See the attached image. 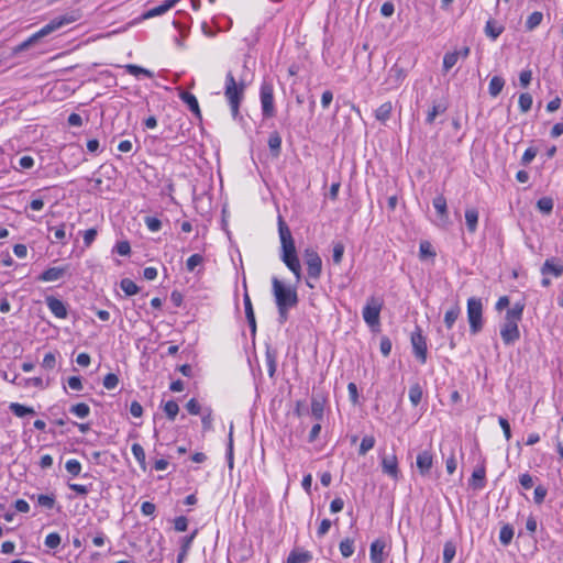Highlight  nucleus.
<instances>
[{"label": "nucleus", "mask_w": 563, "mask_h": 563, "mask_svg": "<svg viewBox=\"0 0 563 563\" xmlns=\"http://www.w3.org/2000/svg\"><path fill=\"white\" fill-rule=\"evenodd\" d=\"M278 233L280 239V260L295 275L297 282L301 279V266L297 255L295 241L290 229L282 217H278Z\"/></svg>", "instance_id": "1"}, {"label": "nucleus", "mask_w": 563, "mask_h": 563, "mask_svg": "<svg viewBox=\"0 0 563 563\" xmlns=\"http://www.w3.org/2000/svg\"><path fill=\"white\" fill-rule=\"evenodd\" d=\"M79 19H80L79 10H74L69 13H66L64 15H60V16H57V18L51 20L49 23L44 25L37 32L32 34L29 38H26L21 44H19L14 48V52L19 53V52H23V51L27 49L34 43H36L38 40L49 35L51 33L55 32L56 30H58L65 25L76 22Z\"/></svg>", "instance_id": "2"}, {"label": "nucleus", "mask_w": 563, "mask_h": 563, "mask_svg": "<svg viewBox=\"0 0 563 563\" xmlns=\"http://www.w3.org/2000/svg\"><path fill=\"white\" fill-rule=\"evenodd\" d=\"M523 305L516 303L507 310L505 321L500 327V336L506 345H512L520 338L518 323L522 318Z\"/></svg>", "instance_id": "3"}, {"label": "nucleus", "mask_w": 563, "mask_h": 563, "mask_svg": "<svg viewBox=\"0 0 563 563\" xmlns=\"http://www.w3.org/2000/svg\"><path fill=\"white\" fill-rule=\"evenodd\" d=\"M245 84L236 82L232 71H228L225 75L224 96L231 109L233 119H236L240 114V106L244 98Z\"/></svg>", "instance_id": "4"}, {"label": "nucleus", "mask_w": 563, "mask_h": 563, "mask_svg": "<svg viewBox=\"0 0 563 563\" xmlns=\"http://www.w3.org/2000/svg\"><path fill=\"white\" fill-rule=\"evenodd\" d=\"M272 291L276 307L294 308L298 303V295L295 287L284 285L277 277L272 278Z\"/></svg>", "instance_id": "5"}, {"label": "nucleus", "mask_w": 563, "mask_h": 563, "mask_svg": "<svg viewBox=\"0 0 563 563\" xmlns=\"http://www.w3.org/2000/svg\"><path fill=\"white\" fill-rule=\"evenodd\" d=\"M305 263L307 265V280L306 284L309 288L316 287V282L320 278L322 272V260L320 255L313 250H306Z\"/></svg>", "instance_id": "6"}, {"label": "nucleus", "mask_w": 563, "mask_h": 563, "mask_svg": "<svg viewBox=\"0 0 563 563\" xmlns=\"http://www.w3.org/2000/svg\"><path fill=\"white\" fill-rule=\"evenodd\" d=\"M260 100L263 118L271 119L276 114L274 101V85L272 81L264 79L260 87Z\"/></svg>", "instance_id": "7"}, {"label": "nucleus", "mask_w": 563, "mask_h": 563, "mask_svg": "<svg viewBox=\"0 0 563 563\" xmlns=\"http://www.w3.org/2000/svg\"><path fill=\"white\" fill-rule=\"evenodd\" d=\"M467 319L473 334L483 329V302L481 298L471 297L467 300Z\"/></svg>", "instance_id": "8"}, {"label": "nucleus", "mask_w": 563, "mask_h": 563, "mask_svg": "<svg viewBox=\"0 0 563 563\" xmlns=\"http://www.w3.org/2000/svg\"><path fill=\"white\" fill-rule=\"evenodd\" d=\"M382 310V301L378 298L371 297L363 308V319L368 327L374 328L379 324V314Z\"/></svg>", "instance_id": "9"}, {"label": "nucleus", "mask_w": 563, "mask_h": 563, "mask_svg": "<svg viewBox=\"0 0 563 563\" xmlns=\"http://www.w3.org/2000/svg\"><path fill=\"white\" fill-rule=\"evenodd\" d=\"M389 549L385 539L379 538L372 542L369 548L371 563H385Z\"/></svg>", "instance_id": "10"}, {"label": "nucleus", "mask_w": 563, "mask_h": 563, "mask_svg": "<svg viewBox=\"0 0 563 563\" xmlns=\"http://www.w3.org/2000/svg\"><path fill=\"white\" fill-rule=\"evenodd\" d=\"M540 272L543 276L561 277L563 275V261L556 257L548 258L541 266Z\"/></svg>", "instance_id": "11"}, {"label": "nucleus", "mask_w": 563, "mask_h": 563, "mask_svg": "<svg viewBox=\"0 0 563 563\" xmlns=\"http://www.w3.org/2000/svg\"><path fill=\"white\" fill-rule=\"evenodd\" d=\"M45 303L49 311L58 319H66L68 311L66 305L58 298L54 296H47L45 298Z\"/></svg>", "instance_id": "12"}, {"label": "nucleus", "mask_w": 563, "mask_h": 563, "mask_svg": "<svg viewBox=\"0 0 563 563\" xmlns=\"http://www.w3.org/2000/svg\"><path fill=\"white\" fill-rule=\"evenodd\" d=\"M68 267H49L48 269L44 271L38 277L37 280L43 283H51V282H57L62 279L65 274L67 273Z\"/></svg>", "instance_id": "13"}, {"label": "nucleus", "mask_w": 563, "mask_h": 563, "mask_svg": "<svg viewBox=\"0 0 563 563\" xmlns=\"http://www.w3.org/2000/svg\"><path fill=\"white\" fill-rule=\"evenodd\" d=\"M180 0H165L162 4L154 7L150 10H147L144 13L145 19L155 18L158 15H163L167 11H169L172 8H174Z\"/></svg>", "instance_id": "14"}, {"label": "nucleus", "mask_w": 563, "mask_h": 563, "mask_svg": "<svg viewBox=\"0 0 563 563\" xmlns=\"http://www.w3.org/2000/svg\"><path fill=\"white\" fill-rule=\"evenodd\" d=\"M383 472L388 476L396 478L398 475L397 459L394 454L385 455L382 459Z\"/></svg>", "instance_id": "15"}, {"label": "nucleus", "mask_w": 563, "mask_h": 563, "mask_svg": "<svg viewBox=\"0 0 563 563\" xmlns=\"http://www.w3.org/2000/svg\"><path fill=\"white\" fill-rule=\"evenodd\" d=\"M179 98L188 106L189 110L194 112L197 118H201L198 100L192 93L181 90L179 92Z\"/></svg>", "instance_id": "16"}, {"label": "nucleus", "mask_w": 563, "mask_h": 563, "mask_svg": "<svg viewBox=\"0 0 563 563\" xmlns=\"http://www.w3.org/2000/svg\"><path fill=\"white\" fill-rule=\"evenodd\" d=\"M324 402L322 397H312L311 399V416L316 421H321L324 416Z\"/></svg>", "instance_id": "17"}, {"label": "nucleus", "mask_w": 563, "mask_h": 563, "mask_svg": "<svg viewBox=\"0 0 563 563\" xmlns=\"http://www.w3.org/2000/svg\"><path fill=\"white\" fill-rule=\"evenodd\" d=\"M391 112H393V103L390 101H387V102L380 104L375 110V118L380 123L386 124V122L390 119Z\"/></svg>", "instance_id": "18"}, {"label": "nucleus", "mask_w": 563, "mask_h": 563, "mask_svg": "<svg viewBox=\"0 0 563 563\" xmlns=\"http://www.w3.org/2000/svg\"><path fill=\"white\" fill-rule=\"evenodd\" d=\"M402 78V70L396 66L391 67L388 71L387 80L388 87L387 90L396 88Z\"/></svg>", "instance_id": "19"}, {"label": "nucleus", "mask_w": 563, "mask_h": 563, "mask_svg": "<svg viewBox=\"0 0 563 563\" xmlns=\"http://www.w3.org/2000/svg\"><path fill=\"white\" fill-rule=\"evenodd\" d=\"M470 484L475 489H482L485 486V468L484 467H478V468L474 470Z\"/></svg>", "instance_id": "20"}, {"label": "nucleus", "mask_w": 563, "mask_h": 563, "mask_svg": "<svg viewBox=\"0 0 563 563\" xmlns=\"http://www.w3.org/2000/svg\"><path fill=\"white\" fill-rule=\"evenodd\" d=\"M465 221H466L468 231L471 233H474L477 229L478 211L474 208L467 209L465 211Z\"/></svg>", "instance_id": "21"}, {"label": "nucleus", "mask_w": 563, "mask_h": 563, "mask_svg": "<svg viewBox=\"0 0 563 563\" xmlns=\"http://www.w3.org/2000/svg\"><path fill=\"white\" fill-rule=\"evenodd\" d=\"M433 207L439 213L441 221L445 223L448 221L446 200L443 196H438L433 199Z\"/></svg>", "instance_id": "22"}, {"label": "nucleus", "mask_w": 563, "mask_h": 563, "mask_svg": "<svg viewBox=\"0 0 563 563\" xmlns=\"http://www.w3.org/2000/svg\"><path fill=\"white\" fill-rule=\"evenodd\" d=\"M268 147L274 156H278L282 150V137L278 132L274 131L268 137Z\"/></svg>", "instance_id": "23"}, {"label": "nucleus", "mask_w": 563, "mask_h": 563, "mask_svg": "<svg viewBox=\"0 0 563 563\" xmlns=\"http://www.w3.org/2000/svg\"><path fill=\"white\" fill-rule=\"evenodd\" d=\"M131 451H132L134 459L140 464L141 468L143 471H145L146 470V456H145V451H144L143 446L139 443H134V444H132Z\"/></svg>", "instance_id": "24"}, {"label": "nucleus", "mask_w": 563, "mask_h": 563, "mask_svg": "<svg viewBox=\"0 0 563 563\" xmlns=\"http://www.w3.org/2000/svg\"><path fill=\"white\" fill-rule=\"evenodd\" d=\"M32 499H36V503L38 506L45 508V509H53L55 504H56V500H55V496L54 495H37V496H32L31 497Z\"/></svg>", "instance_id": "25"}, {"label": "nucleus", "mask_w": 563, "mask_h": 563, "mask_svg": "<svg viewBox=\"0 0 563 563\" xmlns=\"http://www.w3.org/2000/svg\"><path fill=\"white\" fill-rule=\"evenodd\" d=\"M504 31V27L498 25L495 21L489 20L485 25V34L492 40H496Z\"/></svg>", "instance_id": "26"}, {"label": "nucleus", "mask_w": 563, "mask_h": 563, "mask_svg": "<svg viewBox=\"0 0 563 563\" xmlns=\"http://www.w3.org/2000/svg\"><path fill=\"white\" fill-rule=\"evenodd\" d=\"M505 86V80L499 76H494L489 81L488 91L492 97H497Z\"/></svg>", "instance_id": "27"}, {"label": "nucleus", "mask_w": 563, "mask_h": 563, "mask_svg": "<svg viewBox=\"0 0 563 563\" xmlns=\"http://www.w3.org/2000/svg\"><path fill=\"white\" fill-rule=\"evenodd\" d=\"M411 342L416 356L422 360V334L419 328H417V331L412 334Z\"/></svg>", "instance_id": "28"}, {"label": "nucleus", "mask_w": 563, "mask_h": 563, "mask_svg": "<svg viewBox=\"0 0 563 563\" xmlns=\"http://www.w3.org/2000/svg\"><path fill=\"white\" fill-rule=\"evenodd\" d=\"M121 289L126 296H133L139 292V286L130 278H123L120 283Z\"/></svg>", "instance_id": "29"}, {"label": "nucleus", "mask_w": 563, "mask_h": 563, "mask_svg": "<svg viewBox=\"0 0 563 563\" xmlns=\"http://www.w3.org/2000/svg\"><path fill=\"white\" fill-rule=\"evenodd\" d=\"M69 411L80 419H85L90 413V408L85 402H79L70 407Z\"/></svg>", "instance_id": "30"}, {"label": "nucleus", "mask_w": 563, "mask_h": 563, "mask_svg": "<svg viewBox=\"0 0 563 563\" xmlns=\"http://www.w3.org/2000/svg\"><path fill=\"white\" fill-rule=\"evenodd\" d=\"M542 19H543V14L542 12H539V11H534L532 12L527 21H526V29L528 31H532L534 30L537 26H539L542 22Z\"/></svg>", "instance_id": "31"}, {"label": "nucleus", "mask_w": 563, "mask_h": 563, "mask_svg": "<svg viewBox=\"0 0 563 563\" xmlns=\"http://www.w3.org/2000/svg\"><path fill=\"white\" fill-rule=\"evenodd\" d=\"M10 410L16 416V417H20V418H23L25 417L26 415H33L35 411L33 408L31 407H26V406H23L21 404H18V402H12L10 405Z\"/></svg>", "instance_id": "32"}, {"label": "nucleus", "mask_w": 563, "mask_h": 563, "mask_svg": "<svg viewBox=\"0 0 563 563\" xmlns=\"http://www.w3.org/2000/svg\"><path fill=\"white\" fill-rule=\"evenodd\" d=\"M227 460H228V466L230 470L234 467V457H233V423L230 424L229 430V441H228V448H227Z\"/></svg>", "instance_id": "33"}, {"label": "nucleus", "mask_w": 563, "mask_h": 563, "mask_svg": "<svg viewBox=\"0 0 563 563\" xmlns=\"http://www.w3.org/2000/svg\"><path fill=\"white\" fill-rule=\"evenodd\" d=\"M553 199L551 197H542L537 201V208L540 212L550 214L553 210Z\"/></svg>", "instance_id": "34"}, {"label": "nucleus", "mask_w": 563, "mask_h": 563, "mask_svg": "<svg viewBox=\"0 0 563 563\" xmlns=\"http://www.w3.org/2000/svg\"><path fill=\"white\" fill-rule=\"evenodd\" d=\"M311 559L308 552L291 551L286 563H307Z\"/></svg>", "instance_id": "35"}, {"label": "nucleus", "mask_w": 563, "mask_h": 563, "mask_svg": "<svg viewBox=\"0 0 563 563\" xmlns=\"http://www.w3.org/2000/svg\"><path fill=\"white\" fill-rule=\"evenodd\" d=\"M514 538V528L510 525H505L501 527L499 532V541L504 545H508Z\"/></svg>", "instance_id": "36"}, {"label": "nucleus", "mask_w": 563, "mask_h": 563, "mask_svg": "<svg viewBox=\"0 0 563 563\" xmlns=\"http://www.w3.org/2000/svg\"><path fill=\"white\" fill-rule=\"evenodd\" d=\"M460 312L461 310L457 306L452 307L445 312L444 322L449 329L453 327V324L455 323L456 319L460 316Z\"/></svg>", "instance_id": "37"}, {"label": "nucleus", "mask_w": 563, "mask_h": 563, "mask_svg": "<svg viewBox=\"0 0 563 563\" xmlns=\"http://www.w3.org/2000/svg\"><path fill=\"white\" fill-rule=\"evenodd\" d=\"M164 412L166 413L167 418L172 421L175 420L176 416L179 412V406L175 400H168L164 405Z\"/></svg>", "instance_id": "38"}, {"label": "nucleus", "mask_w": 563, "mask_h": 563, "mask_svg": "<svg viewBox=\"0 0 563 563\" xmlns=\"http://www.w3.org/2000/svg\"><path fill=\"white\" fill-rule=\"evenodd\" d=\"M445 110H446V102L439 101V102L434 103L432 106V109L428 112L427 120L429 122H432L437 118V115L444 113Z\"/></svg>", "instance_id": "39"}, {"label": "nucleus", "mask_w": 563, "mask_h": 563, "mask_svg": "<svg viewBox=\"0 0 563 563\" xmlns=\"http://www.w3.org/2000/svg\"><path fill=\"white\" fill-rule=\"evenodd\" d=\"M344 255V245L342 242H335L333 243L332 249V261L334 264L339 265L342 262Z\"/></svg>", "instance_id": "40"}, {"label": "nucleus", "mask_w": 563, "mask_h": 563, "mask_svg": "<svg viewBox=\"0 0 563 563\" xmlns=\"http://www.w3.org/2000/svg\"><path fill=\"white\" fill-rule=\"evenodd\" d=\"M459 60V54L455 52L446 53L443 57V70L448 73Z\"/></svg>", "instance_id": "41"}, {"label": "nucleus", "mask_w": 563, "mask_h": 563, "mask_svg": "<svg viewBox=\"0 0 563 563\" xmlns=\"http://www.w3.org/2000/svg\"><path fill=\"white\" fill-rule=\"evenodd\" d=\"M66 471L74 477L78 476L81 472V464L76 459H70L65 464Z\"/></svg>", "instance_id": "42"}, {"label": "nucleus", "mask_w": 563, "mask_h": 563, "mask_svg": "<svg viewBox=\"0 0 563 563\" xmlns=\"http://www.w3.org/2000/svg\"><path fill=\"white\" fill-rule=\"evenodd\" d=\"M340 552L344 558H350L354 552V542L351 539H344L340 542Z\"/></svg>", "instance_id": "43"}, {"label": "nucleus", "mask_w": 563, "mask_h": 563, "mask_svg": "<svg viewBox=\"0 0 563 563\" xmlns=\"http://www.w3.org/2000/svg\"><path fill=\"white\" fill-rule=\"evenodd\" d=\"M518 103H519V108H520L521 112H523V113L528 112L532 107L531 95L528 92L521 93L519 96Z\"/></svg>", "instance_id": "44"}, {"label": "nucleus", "mask_w": 563, "mask_h": 563, "mask_svg": "<svg viewBox=\"0 0 563 563\" xmlns=\"http://www.w3.org/2000/svg\"><path fill=\"white\" fill-rule=\"evenodd\" d=\"M60 542H62L60 536L57 532H52L46 536L44 544L48 549L54 550L59 547Z\"/></svg>", "instance_id": "45"}, {"label": "nucleus", "mask_w": 563, "mask_h": 563, "mask_svg": "<svg viewBox=\"0 0 563 563\" xmlns=\"http://www.w3.org/2000/svg\"><path fill=\"white\" fill-rule=\"evenodd\" d=\"M375 445V439L372 435H366L362 439L358 453L365 455Z\"/></svg>", "instance_id": "46"}, {"label": "nucleus", "mask_w": 563, "mask_h": 563, "mask_svg": "<svg viewBox=\"0 0 563 563\" xmlns=\"http://www.w3.org/2000/svg\"><path fill=\"white\" fill-rule=\"evenodd\" d=\"M455 545L453 542H446L443 549V563H451L455 556Z\"/></svg>", "instance_id": "47"}, {"label": "nucleus", "mask_w": 563, "mask_h": 563, "mask_svg": "<svg viewBox=\"0 0 563 563\" xmlns=\"http://www.w3.org/2000/svg\"><path fill=\"white\" fill-rule=\"evenodd\" d=\"M203 257L200 254H192L186 262V268L188 272H194L197 266L201 265Z\"/></svg>", "instance_id": "48"}, {"label": "nucleus", "mask_w": 563, "mask_h": 563, "mask_svg": "<svg viewBox=\"0 0 563 563\" xmlns=\"http://www.w3.org/2000/svg\"><path fill=\"white\" fill-rule=\"evenodd\" d=\"M125 69L126 71L130 74V75H133V76H139V75H145L147 77H152L153 74L148 70V69H145L141 66H137V65H133V64H129L125 66Z\"/></svg>", "instance_id": "49"}, {"label": "nucleus", "mask_w": 563, "mask_h": 563, "mask_svg": "<svg viewBox=\"0 0 563 563\" xmlns=\"http://www.w3.org/2000/svg\"><path fill=\"white\" fill-rule=\"evenodd\" d=\"M422 398V390L418 384L413 385L409 390V399L413 406H417Z\"/></svg>", "instance_id": "50"}, {"label": "nucleus", "mask_w": 563, "mask_h": 563, "mask_svg": "<svg viewBox=\"0 0 563 563\" xmlns=\"http://www.w3.org/2000/svg\"><path fill=\"white\" fill-rule=\"evenodd\" d=\"M119 384V378L115 374L109 373L103 378V386L104 388L111 390L114 389Z\"/></svg>", "instance_id": "51"}, {"label": "nucleus", "mask_w": 563, "mask_h": 563, "mask_svg": "<svg viewBox=\"0 0 563 563\" xmlns=\"http://www.w3.org/2000/svg\"><path fill=\"white\" fill-rule=\"evenodd\" d=\"M145 224L151 232H157L162 228V222L155 217H146Z\"/></svg>", "instance_id": "52"}, {"label": "nucleus", "mask_w": 563, "mask_h": 563, "mask_svg": "<svg viewBox=\"0 0 563 563\" xmlns=\"http://www.w3.org/2000/svg\"><path fill=\"white\" fill-rule=\"evenodd\" d=\"M56 365V355L53 352H48L44 355V358L42 361V366L45 369H53Z\"/></svg>", "instance_id": "53"}, {"label": "nucleus", "mask_w": 563, "mask_h": 563, "mask_svg": "<svg viewBox=\"0 0 563 563\" xmlns=\"http://www.w3.org/2000/svg\"><path fill=\"white\" fill-rule=\"evenodd\" d=\"M538 150L536 147H528L522 157H521V164L527 166L532 162V159L537 156Z\"/></svg>", "instance_id": "54"}, {"label": "nucleus", "mask_w": 563, "mask_h": 563, "mask_svg": "<svg viewBox=\"0 0 563 563\" xmlns=\"http://www.w3.org/2000/svg\"><path fill=\"white\" fill-rule=\"evenodd\" d=\"M547 494H548V489L544 486H542V485L537 486L534 488V503L538 505H541L544 501Z\"/></svg>", "instance_id": "55"}, {"label": "nucleus", "mask_w": 563, "mask_h": 563, "mask_svg": "<svg viewBox=\"0 0 563 563\" xmlns=\"http://www.w3.org/2000/svg\"><path fill=\"white\" fill-rule=\"evenodd\" d=\"M115 251L121 256L129 255L131 252L130 243L128 241L118 242L115 245Z\"/></svg>", "instance_id": "56"}, {"label": "nucleus", "mask_w": 563, "mask_h": 563, "mask_svg": "<svg viewBox=\"0 0 563 563\" xmlns=\"http://www.w3.org/2000/svg\"><path fill=\"white\" fill-rule=\"evenodd\" d=\"M519 483L525 489H530L534 485L532 476L528 473L520 475Z\"/></svg>", "instance_id": "57"}, {"label": "nucleus", "mask_w": 563, "mask_h": 563, "mask_svg": "<svg viewBox=\"0 0 563 563\" xmlns=\"http://www.w3.org/2000/svg\"><path fill=\"white\" fill-rule=\"evenodd\" d=\"M18 163L20 169H30L34 166V158L32 156L25 155L22 156Z\"/></svg>", "instance_id": "58"}, {"label": "nucleus", "mask_w": 563, "mask_h": 563, "mask_svg": "<svg viewBox=\"0 0 563 563\" xmlns=\"http://www.w3.org/2000/svg\"><path fill=\"white\" fill-rule=\"evenodd\" d=\"M197 531H194L190 536L184 537L181 540V550L183 554H187L188 550L191 547V543L196 537Z\"/></svg>", "instance_id": "59"}, {"label": "nucleus", "mask_w": 563, "mask_h": 563, "mask_svg": "<svg viewBox=\"0 0 563 563\" xmlns=\"http://www.w3.org/2000/svg\"><path fill=\"white\" fill-rule=\"evenodd\" d=\"M379 349H380V352L384 356H388L390 354V351H391V342L388 338L384 336L380 340V344H379Z\"/></svg>", "instance_id": "60"}, {"label": "nucleus", "mask_w": 563, "mask_h": 563, "mask_svg": "<svg viewBox=\"0 0 563 563\" xmlns=\"http://www.w3.org/2000/svg\"><path fill=\"white\" fill-rule=\"evenodd\" d=\"M532 79V73L529 69L522 70L519 75V81L522 87L529 86Z\"/></svg>", "instance_id": "61"}, {"label": "nucleus", "mask_w": 563, "mask_h": 563, "mask_svg": "<svg viewBox=\"0 0 563 563\" xmlns=\"http://www.w3.org/2000/svg\"><path fill=\"white\" fill-rule=\"evenodd\" d=\"M97 236V230L96 229H89V230H86L85 233H84V243L85 245L88 247L91 245V243L95 241Z\"/></svg>", "instance_id": "62"}, {"label": "nucleus", "mask_w": 563, "mask_h": 563, "mask_svg": "<svg viewBox=\"0 0 563 563\" xmlns=\"http://www.w3.org/2000/svg\"><path fill=\"white\" fill-rule=\"evenodd\" d=\"M394 12H395V5L390 1L383 3V5L380 7V13H382V15H384L386 18L391 16L394 14Z\"/></svg>", "instance_id": "63"}, {"label": "nucleus", "mask_w": 563, "mask_h": 563, "mask_svg": "<svg viewBox=\"0 0 563 563\" xmlns=\"http://www.w3.org/2000/svg\"><path fill=\"white\" fill-rule=\"evenodd\" d=\"M67 384H68L69 388L73 390L79 391L82 389V383H81L80 377H78V376L69 377L67 380Z\"/></svg>", "instance_id": "64"}]
</instances>
